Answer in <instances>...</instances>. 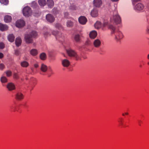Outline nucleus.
Segmentation results:
<instances>
[{
	"label": "nucleus",
	"mask_w": 149,
	"mask_h": 149,
	"mask_svg": "<svg viewBox=\"0 0 149 149\" xmlns=\"http://www.w3.org/2000/svg\"><path fill=\"white\" fill-rule=\"evenodd\" d=\"M111 22H113L116 24H120L121 22V19L118 15L117 11L115 10L113 12V16L111 19Z\"/></svg>",
	"instance_id": "obj_1"
},
{
	"label": "nucleus",
	"mask_w": 149,
	"mask_h": 149,
	"mask_svg": "<svg viewBox=\"0 0 149 149\" xmlns=\"http://www.w3.org/2000/svg\"><path fill=\"white\" fill-rule=\"evenodd\" d=\"M66 51L69 56L74 57L76 60L81 59L79 56L77 54V53L74 50L71 49H66Z\"/></svg>",
	"instance_id": "obj_2"
},
{
	"label": "nucleus",
	"mask_w": 149,
	"mask_h": 149,
	"mask_svg": "<svg viewBox=\"0 0 149 149\" xmlns=\"http://www.w3.org/2000/svg\"><path fill=\"white\" fill-rule=\"evenodd\" d=\"M52 35L55 36L56 40L62 42L64 40V37L62 33L57 31H52Z\"/></svg>",
	"instance_id": "obj_3"
},
{
	"label": "nucleus",
	"mask_w": 149,
	"mask_h": 149,
	"mask_svg": "<svg viewBox=\"0 0 149 149\" xmlns=\"http://www.w3.org/2000/svg\"><path fill=\"white\" fill-rule=\"evenodd\" d=\"M31 8L29 6H26L24 7L22 10V13L24 16L28 17L30 16L32 13Z\"/></svg>",
	"instance_id": "obj_4"
},
{
	"label": "nucleus",
	"mask_w": 149,
	"mask_h": 149,
	"mask_svg": "<svg viewBox=\"0 0 149 149\" xmlns=\"http://www.w3.org/2000/svg\"><path fill=\"white\" fill-rule=\"evenodd\" d=\"M136 2L137 1H135L134 4H132L134 6V9L137 11H139L143 10L144 7L143 5L141 3H138L137 4H136Z\"/></svg>",
	"instance_id": "obj_5"
},
{
	"label": "nucleus",
	"mask_w": 149,
	"mask_h": 149,
	"mask_svg": "<svg viewBox=\"0 0 149 149\" xmlns=\"http://www.w3.org/2000/svg\"><path fill=\"white\" fill-rule=\"evenodd\" d=\"M25 22L23 20L19 19L17 21L16 23V26L18 28L23 27L25 25Z\"/></svg>",
	"instance_id": "obj_6"
},
{
	"label": "nucleus",
	"mask_w": 149,
	"mask_h": 149,
	"mask_svg": "<svg viewBox=\"0 0 149 149\" xmlns=\"http://www.w3.org/2000/svg\"><path fill=\"white\" fill-rule=\"evenodd\" d=\"M46 18L47 21L50 23L53 22L55 20L54 17L50 14H48L46 15Z\"/></svg>",
	"instance_id": "obj_7"
},
{
	"label": "nucleus",
	"mask_w": 149,
	"mask_h": 149,
	"mask_svg": "<svg viewBox=\"0 0 149 149\" xmlns=\"http://www.w3.org/2000/svg\"><path fill=\"white\" fill-rule=\"evenodd\" d=\"M78 21L79 23L82 24H85L87 22V20L86 18L84 16H81L78 18Z\"/></svg>",
	"instance_id": "obj_8"
},
{
	"label": "nucleus",
	"mask_w": 149,
	"mask_h": 149,
	"mask_svg": "<svg viewBox=\"0 0 149 149\" xmlns=\"http://www.w3.org/2000/svg\"><path fill=\"white\" fill-rule=\"evenodd\" d=\"M33 38L30 34H26L25 36L26 42L28 43H31L33 42L32 38Z\"/></svg>",
	"instance_id": "obj_9"
},
{
	"label": "nucleus",
	"mask_w": 149,
	"mask_h": 149,
	"mask_svg": "<svg viewBox=\"0 0 149 149\" xmlns=\"http://www.w3.org/2000/svg\"><path fill=\"white\" fill-rule=\"evenodd\" d=\"M91 15L93 17H96L98 15V10L96 8H93L91 12Z\"/></svg>",
	"instance_id": "obj_10"
},
{
	"label": "nucleus",
	"mask_w": 149,
	"mask_h": 149,
	"mask_svg": "<svg viewBox=\"0 0 149 149\" xmlns=\"http://www.w3.org/2000/svg\"><path fill=\"white\" fill-rule=\"evenodd\" d=\"M123 37V35L122 32L120 31H118L116 32L115 38L116 39L119 41Z\"/></svg>",
	"instance_id": "obj_11"
},
{
	"label": "nucleus",
	"mask_w": 149,
	"mask_h": 149,
	"mask_svg": "<svg viewBox=\"0 0 149 149\" xmlns=\"http://www.w3.org/2000/svg\"><path fill=\"white\" fill-rule=\"evenodd\" d=\"M6 88L9 91H12L15 88V85L12 83H9L6 85Z\"/></svg>",
	"instance_id": "obj_12"
},
{
	"label": "nucleus",
	"mask_w": 149,
	"mask_h": 149,
	"mask_svg": "<svg viewBox=\"0 0 149 149\" xmlns=\"http://www.w3.org/2000/svg\"><path fill=\"white\" fill-rule=\"evenodd\" d=\"M94 6L97 7H100L102 4V0H94L93 1Z\"/></svg>",
	"instance_id": "obj_13"
},
{
	"label": "nucleus",
	"mask_w": 149,
	"mask_h": 149,
	"mask_svg": "<svg viewBox=\"0 0 149 149\" xmlns=\"http://www.w3.org/2000/svg\"><path fill=\"white\" fill-rule=\"evenodd\" d=\"M93 45L96 48L99 47L101 45L100 40L98 39L95 40L93 42Z\"/></svg>",
	"instance_id": "obj_14"
},
{
	"label": "nucleus",
	"mask_w": 149,
	"mask_h": 149,
	"mask_svg": "<svg viewBox=\"0 0 149 149\" xmlns=\"http://www.w3.org/2000/svg\"><path fill=\"white\" fill-rule=\"evenodd\" d=\"M70 62L67 59H63L62 61V64L63 66L65 67H68L70 65Z\"/></svg>",
	"instance_id": "obj_15"
},
{
	"label": "nucleus",
	"mask_w": 149,
	"mask_h": 149,
	"mask_svg": "<svg viewBox=\"0 0 149 149\" xmlns=\"http://www.w3.org/2000/svg\"><path fill=\"white\" fill-rule=\"evenodd\" d=\"M97 33L96 31L95 30L91 31L89 34L90 37L92 39H95L97 36Z\"/></svg>",
	"instance_id": "obj_16"
},
{
	"label": "nucleus",
	"mask_w": 149,
	"mask_h": 149,
	"mask_svg": "<svg viewBox=\"0 0 149 149\" xmlns=\"http://www.w3.org/2000/svg\"><path fill=\"white\" fill-rule=\"evenodd\" d=\"M24 98V95L23 94L20 93L18 92L15 95V99L18 100H21Z\"/></svg>",
	"instance_id": "obj_17"
},
{
	"label": "nucleus",
	"mask_w": 149,
	"mask_h": 149,
	"mask_svg": "<svg viewBox=\"0 0 149 149\" xmlns=\"http://www.w3.org/2000/svg\"><path fill=\"white\" fill-rule=\"evenodd\" d=\"M8 27L7 25L0 23V30L2 31L6 30L8 29Z\"/></svg>",
	"instance_id": "obj_18"
},
{
	"label": "nucleus",
	"mask_w": 149,
	"mask_h": 149,
	"mask_svg": "<svg viewBox=\"0 0 149 149\" xmlns=\"http://www.w3.org/2000/svg\"><path fill=\"white\" fill-rule=\"evenodd\" d=\"M12 20V17L10 16L6 15L4 17V21L6 23L10 22Z\"/></svg>",
	"instance_id": "obj_19"
},
{
	"label": "nucleus",
	"mask_w": 149,
	"mask_h": 149,
	"mask_svg": "<svg viewBox=\"0 0 149 149\" xmlns=\"http://www.w3.org/2000/svg\"><path fill=\"white\" fill-rule=\"evenodd\" d=\"M41 70L43 72H46L47 69V66L45 64L42 63L41 65L40 68Z\"/></svg>",
	"instance_id": "obj_20"
},
{
	"label": "nucleus",
	"mask_w": 149,
	"mask_h": 149,
	"mask_svg": "<svg viewBox=\"0 0 149 149\" xmlns=\"http://www.w3.org/2000/svg\"><path fill=\"white\" fill-rule=\"evenodd\" d=\"M47 4L48 6L51 8L53 7L54 3L53 0H47Z\"/></svg>",
	"instance_id": "obj_21"
},
{
	"label": "nucleus",
	"mask_w": 149,
	"mask_h": 149,
	"mask_svg": "<svg viewBox=\"0 0 149 149\" xmlns=\"http://www.w3.org/2000/svg\"><path fill=\"white\" fill-rule=\"evenodd\" d=\"M15 43L17 47L19 46L22 43V40L21 38L19 37H17L16 38Z\"/></svg>",
	"instance_id": "obj_22"
},
{
	"label": "nucleus",
	"mask_w": 149,
	"mask_h": 149,
	"mask_svg": "<svg viewBox=\"0 0 149 149\" xmlns=\"http://www.w3.org/2000/svg\"><path fill=\"white\" fill-rule=\"evenodd\" d=\"M30 54L33 56H36L38 54V52L36 49H33L30 50Z\"/></svg>",
	"instance_id": "obj_23"
},
{
	"label": "nucleus",
	"mask_w": 149,
	"mask_h": 149,
	"mask_svg": "<svg viewBox=\"0 0 149 149\" xmlns=\"http://www.w3.org/2000/svg\"><path fill=\"white\" fill-rule=\"evenodd\" d=\"M8 38L9 41L12 42L14 40L15 36L13 34H10L8 36Z\"/></svg>",
	"instance_id": "obj_24"
},
{
	"label": "nucleus",
	"mask_w": 149,
	"mask_h": 149,
	"mask_svg": "<svg viewBox=\"0 0 149 149\" xmlns=\"http://www.w3.org/2000/svg\"><path fill=\"white\" fill-rule=\"evenodd\" d=\"M21 66L23 67H26L29 65V63L25 61H24L20 63Z\"/></svg>",
	"instance_id": "obj_25"
},
{
	"label": "nucleus",
	"mask_w": 149,
	"mask_h": 149,
	"mask_svg": "<svg viewBox=\"0 0 149 149\" xmlns=\"http://www.w3.org/2000/svg\"><path fill=\"white\" fill-rule=\"evenodd\" d=\"M40 57L41 60H45L46 58V54L45 53H42L40 54Z\"/></svg>",
	"instance_id": "obj_26"
},
{
	"label": "nucleus",
	"mask_w": 149,
	"mask_h": 149,
	"mask_svg": "<svg viewBox=\"0 0 149 149\" xmlns=\"http://www.w3.org/2000/svg\"><path fill=\"white\" fill-rule=\"evenodd\" d=\"M38 3L40 5L43 6L45 5L46 1L45 0H39Z\"/></svg>",
	"instance_id": "obj_27"
},
{
	"label": "nucleus",
	"mask_w": 149,
	"mask_h": 149,
	"mask_svg": "<svg viewBox=\"0 0 149 149\" xmlns=\"http://www.w3.org/2000/svg\"><path fill=\"white\" fill-rule=\"evenodd\" d=\"M36 81V80L35 78H31L30 79L29 83L31 85H32V84L35 85Z\"/></svg>",
	"instance_id": "obj_28"
},
{
	"label": "nucleus",
	"mask_w": 149,
	"mask_h": 149,
	"mask_svg": "<svg viewBox=\"0 0 149 149\" xmlns=\"http://www.w3.org/2000/svg\"><path fill=\"white\" fill-rule=\"evenodd\" d=\"M95 27L96 29H98L101 27V22L97 21L94 24Z\"/></svg>",
	"instance_id": "obj_29"
},
{
	"label": "nucleus",
	"mask_w": 149,
	"mask_h": 149,
	"mask_svg": "<svg viewBox=\"0 0 149 149\" xmlns=\"http://www.w3.org/2000/svg\"><path fill=\"white\" fill-rule=\"evenodd\" d=\"M0 81L2 83H5L7 82V79L6 77L3 76L1 77Z\"/></svg>",
	"instance_id": "obj_30"
},
{
	"label": "nucleus",
	"mask_w": 149,
	"mask_h": 149,
	"mask_svg": "<svg viewBox=\"0 0 149 149\" xmlns=\"http://www.w3.org/2000/svg\"><path fill=\"white\" fill-rule=\"evenodd\" d=\"M74 38L76 42H78L80 41V36L79 34H76L74 36Z\"/></svg>",
	"instance_id": "obj_31"
},
{
	"label": "nucleus",
	"mask_w": 149,
	"mask_h": 149,
	"mask_svg": "<svg viewBox=\"0 0 149 149\" xmlns=\"http://www.w3.org/2000/svg\"><path fill=\"white\" fill-rule=\"evenodd\" d=\"M108 28L111 30V33H114L115 30V28L112 25H109L108 26Z\"/></svg>",
	"instance_id": "obj_32"
},
{
	"label": "nucleus",
	"mask_w": 149,
	"mask_h": 149,
	"mask_svg": "<svg viewBox=\"0 0 149 149\" xmlns=\"http://www.w3.org/2000/svg\"><path fill=\"white\" fill-rule=\"evenodd\" d=\"M30 35L33 38H35L37 36V34L36 31H33L31 32Z\"/></svg>",
	"instance_id": "obj_33"
},
{
	"label": "nucleus",
	"mask_w": 149,
	"mask_h": 149,
	"mask_svg": "<svg viewBox=\"0 0 149 149\" xmlns=\"http://www.w3.org/2000/svg\"><path fill=\"white\" fill-rule=\"evenodd\" d=\"M73 22L71 21L68 20L67 22V26L68 27H71L72 26Z\"/></svg>",
	"instance_id": "obj_34"
},
{
	"label": "nucleus",
	"mask_w": 149,
	"mask_h": 149,
	"mask_svg": "<svg viewBox=\"0 0 149 149\" xmlns=\"http://www.w3.org/2000/svg\"><path fill=\"white\" fill-rule=\"evenodd\" d=\"M10 111H15L16 107L14 104H13L10 107Z\"/></svg>",
	"instance_id": "obj_35"
},
{
	"label": "nucleus",
	"mask_w": 149,
	"mask_h": 149,
	"mask_svg": "<svg viewBox=\"0 0 149 149\" xmlns=\"http://www.w3.org/2000/svg\"><path fill=\"white\" fill-rule=\"evenodd\" d=\"M44 36L45 38L51 35V33L49 32L46 31L44 33Z\"/></svg>",
	"instance_id": "obj_36"
},
{
	"label": "nucleus",
	"mask_w": 149,
	"mask_h": 149,
	"mask_svg": "<svg viewBox=\"0 0 149 149\" xmlns=\"http://www.w3.org/2000/svg\"><path fill=\"white\" fill-rule=\"evenodd\" d=\"M0 2L5 5L7 4L8 2V0H0Z\"/></svg>",
	"instance_id": "obj_37"
},
{
	"label": "nucleus",
	"mask_w": 149,
	"mask_h": 149,
	"mask_svg": "<svg viewBox=\"0 0 149 149\" xmlns=\"http://www.w3.org/2000/svg\"><path fill=\"white\" fill-rule=\"evenodd\" d=\"M55 27L59 29H62V27L61 25L59 23H56L55 25Z\"/></svg>",
	"instance_id": "obj_38"
},
{
	"label": "nucleus",
	"mask_w": 149,
	"mask_h": 149,
	"mask_svg": "<svg viewBox=\"0 0 149 149\" xmlns=\"http://www.w3.org/2000/svg\"><path fill=\"white\" fill-rule=\"evenodd\" d=\"M6 76L7 77H10L12 74L11 72L10 71H9V70L7 71L6 72Z\"/></svg>",
	"instance_id": "obj_39"
},
{
	"label": "nucleus",
	"mask_w": 149,
	"mask_h": 149,
	"mask_svg": "<svg viewBox=\"0 0 149 149\" xmlns=\"http://www.w3.org/2000/svg\"><path fill=\"white\" fill-rule=\"evenodd\" d=\"M20 54V52L18 49H16L15 50V54L17 56L18 55Z\"/></svg>",
	"instance_id": "obj_40"
},
{
	"label": "nucleus",
	"mask_w": 149,
	"mask_h": 149,
	"mask_svg": "<svg viewBox=\"0 0 149 149\" xmlns=\"http://www.w3.org/2000/svg\"><path fill=\"white\" fill-rule=\"evenodd\" d=\"M4 47V45L2 42L0 43V49H3Z\"/></svg>",
	"instance_id": "obj_41"
},
{
	"label": "nucleus",
	"mask_w": 149,
	"mask_h": 149,
	"mask_svg": "<svg viewBox=\"0 0 149 149\" xmlns=\"http://www.w3.org/2000/svg\"><path fill=\"white\" fill-rule=\"evenodd\" d=\"M4 66L3 64L1 63L0 64V70H2L4 68Z\"/></svg>",
	"instance_id": "obj_42"
},
{
	"label": "nucleus",
	"mask_w": 149,
	"mask_h": 149,
	"mask_svg": "<svg viewBox=\"0 0 149 149\" xmlns=\"http://www.w3.org/2000/svg\"><path fill=\"white\" fill-rule=\"evenodd\" d=\"M13 77L14 78L16 79H18L19 78L18 75L17 74H15L14 75Z\"/></svg>",
	"instance_id": "obj_43"
},
{
	"label": "nucleus",
	"mask_w": 149,
	"mask_h": 149,
	"mask_svg": "<svg viewBox=\"0 0 149 149\" xmlns=\"http://www.w3.org/2000/svg\"><path fill=\"white\" fill-rule=\"evenodd\" d=\"M34 66L35 68H37L38 67V65L37 63H35L34 64Z\"/></svg>",
	"instance_id": "obj_44"
},
{
	"label": "nucleus",
	"mask_w": 149,
	"mask_h": 149,
	"mask_svg": "<svg viewBox=\"0 0 149 149\" xmlns=\"http://www.w3.org/2000/svg\"><path fill=\"white\" fill-rule=\"evenodd\" d=\"M3 54L1 53H0V58H2L3 57Z\"/></svg>",
	"instance_id": "obj_45"
},
{
	"label": "nucleus",
	"mask_w": 149,
	"mask_h": 149,
	"mask_svg": "<svg viewBox=\"0 0 149 149\" xmlns=\"http://www.w3.org/2000/svg\"><path fill=\"white\" fill-rule=\"evenodd\" d=\"M140 0H132V4H134L135 1H139Z\"/></svg>",
	"instance_id": "obj_46"
},
{
	"label": "nucleus",
	"mask_w": 149,
	"mask_h": 149,
	"mask_svg": "<svg viewBox=\"0 0 149 149\" xmlns=\"http://www.w3.org/2000/svg\"><path fill=\"white\" fill-rule=\"evenodd\" d=\"M76 8H77L76 7L74 6L72 7V8H71V9H72V10H76Z\"/></svg>",
	"instance_id": "obj_47"
},
{
	"label": "nucleus",
	"mask_w": 149,
	"mask_h": 149,
	"mask_svg": "<svg viewBox=\"0 0 149 149\" xmlns=\"http://www.w3.org/2000/svg\"><path fill=\"white\" fill-rule=\"evenodd\" d=\"M142 121L141 120H138V123L139 125L141 126V123Z\"/></svg>",
	"instance_id": "obj_48"
},
{
	"label": "nucleus",
	"mask_w": 149,
	"mask_h": 149,
	"mask_svg": "<svg viewBox=\"0 0 149 149\" xmlns=\"http://www.w3.org/2000/svg\"><path fill=\"white\" fill-rule=\"evenodd\" d=\"M33 4L36 5V6L37 5V3L35 2H33V3H32V6H33Z\"/></svg>",
	"instance_id": "obj_49"
},
{
	"label": "nucleus",
	"mask_w": 149,
	"mask_h": 149,
	"mask_svg": "<svg viewBox=\"0 0 149 149\" xmlns=\"http://www.w3.org/2000/svg\"><path fill=\"white\" fill-rule=\"evenodd\" d=\"M23 105L24 106V107L26 108L27 107V106L26 105V103L24 104H23Z\"/></svg>",
	"instance_id": "obj_50"
},
{
	"label": "nucleus",
	"mask_w": 149,
	"mask_h": 149,
	"mask_svg": "<svg viewBox=\"0 0 149 149\" xmlns=\"http://www.w3.org/2000/svg\"><path fill=\"white\" fill-rule=\"evenodd\" d=\"M147 31L148 33H149V26L148 27L147 30Z\"/></svg>",
	"instance_id": "obj_51"
},
{
	"label": "nucleus",
	"mask_w": 149,
	"mask_h": 149,
	"mask_svg": "<svg viewBox=\"0 0 149 149\" xmlns=\"http://www.w3.org/2000/svg\"><path fill=\"white\" fill-rule=\"evenodd\" d=\"M65 15H68V13L66 12V13H65Z\"/></svg>",
	"instance_id": "obj_52"
},
{
	"label": "nucleus",
	"mask_w": 149,
	"mask_h": 149,
	"mask_svg": "<svg viewBox=\"0 0 149 149\" xmlns=\"http://www.w3.org/2000/svg\"><path fill=\"white\" fill-rule=\"evenodd\" d=\"M112 1H117L118 0H111Z\"/></svg>",
	"instance_id": "obj_53"
},
{
	"label": "nucleus",
	"mask_w": 149,
	"mask_h": 149,
	"mask_svg": "<svg viewBox=\"0 0 149 149\" xmlns=\"http://www.w3.org/2000/svg\"><path fill=\"white\" fill-rule=\"evenodd\" d=\"M120 125H122V124H123V123H122V121H120Z\"/></svg>",
	"instance_id": "obj_54"
},
{
	"label": "nucleus",
	"mask_w": 149,
	"mask_h": 149,
	"mask_svg": "<svg viewBox=\"0 0 149 149\" xmlns=\"http://www.w3.org/2000/svg\"><path fill=\"white\" fill-rule=\"evenodd\" d=\"M148 58L149 59V54L148 55Z\"/></svg>",
	"instance_id": "obj_55"
},
{
	"label": "nucleus",
	"mask_w": 149,
	"mask_h": 149,
	"mask_svg": "<svg viewBox=\"0 0 149 149\" xmlns=\"http://www.w3.org/2000/svg\"><path fill=\"white\" fill-rule=\"evenodd\" d=\"M125 114L127 115H128V113H127V112L125 113Z\"/></svg>",
	"instance_id": "obj_56"
},
{
	"label": "nucleus",
	"mask_w": 149,
	"mask_h": 149,
	"mask_svg": "<svg viewBox=\"0 0 149 149\" xmlns=\"http://www.w3.org/2000/svg\"><path fill=\"white\" fill-rule=\"evenodd\" d=\"M122 115L123 116H125V114L123 113L122 114Z\"/></svg>",
	"instance_id": "obj_57"
},
{
	"label": "nucleus",
	"mask_w": 149,
	"mask_h": 149,
	"mask_svg": "<svg viewBox=\"0 0 149 149\" xmlns=\"http://www.w3.org/2000/svg\"><path fill=\"white\" fill-rule=\"evenodd\" d=\"M148 65H149V62L148 63Z\"/></svg>",
	"instance_id": "obj_58"
},
{
	"label": "nucleus",
	"mask_w": 149,
	"mask_h": 149,
	"mask_svg": "<svg viewBox=\"0 0 149 149\" xmlns=\"http://www.w3.org/2000/svg\"><path fill=\"white\" fill-rule=\"evenodd\" d=\"M50 76H51L50 75H49L48 77H50Z\"/></svg>",
	"instance_id": "obj_59"
},
{
	"label": "nucleus",
	"mask_w": 149,
	"mask_h": 149,
	"mask_svg": "<svg viewBox=\"0 0 149 149\" xmlns=\"http://www.w3.org/2000/svg\"><path fill=\"white\" fill-rule=\"evenodd\" d=\"M33 7L35 8L36 7V6H33Z\"/></svg>",
	"instance_id": "obj_60"
},
{
	"label": "nucleus",
	"mask_w": 149,
	"mask_h": 149,
	"mask_svg": "<svg viewBox=\"0 0 149 149\" xmlns=\"http://www.w3.org/2000/svg\"><path fill=\"white\" fill-rule=\"evenodd\" d=\"M140 67H142V66H141V65L140 66Z\"/></svg>",
	"instance_id": "obj_61"
}]
</instances>
